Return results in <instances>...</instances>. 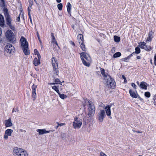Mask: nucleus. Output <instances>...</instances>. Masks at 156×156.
<instances>
[{
    "label": "nucleus",
    "mask_w": 156,
    "mask_h": 156,
    "mask_svg": "<svg viewBox=\"0 0 156 156\" xmlns=\"http://www.w3.org/2000/svg\"><path fill=\"white\" fill-rule=\"evenodd\" d=\"M80 57L83 64L86 66L89 67L91 61V58L89 55L87 53L82 52L80 53Z\"/></svg>",
    "instance_id": "nucleus-1"
},
{
    "label": "nucleus",
    "mask_w": 156,
    "mask_h": 156,
    "mask_svg": "<svg viewBox=\"0 0 156 156\" xmlns=\"http://www.w3.org/2000/svg\"><path fill=\"white\" fill-rule=\"evenodd\" d=\"M13 151L14 156H28L27 152L21 148L15 147L13 148Z\"/></svg>",
    "instance_id": "nucleus-2"
},
{
    "label": "nucleus",
    "mask_w": 156,
    "mask_h": 156,
    "mask_svg": "<svg viewBox=\"0 0 156 156\" xmlns=\"http://www.w3.org/2000/svg\"><path fill=\"white\" fill-rule=\"evenodd\" d=\"M22 47H23V50L25 55H27L29 54V52L27 51L28 44L27 41L26 39L23 37H21L20 39Z\"/></svg>",
    "instance_id": "nucleus-3"
},
{
    "label": "nucleus",
    "mask_w": 156,
    "mask_h": 156,
    "mask_svg": "<svg viewBox=\"0 0 156 156\" xmlns=\"http://www.w3.org/2000/svg\"><path fill=\"white\" fill-rule=\"evenodd\" d=\"M88 114L89 117H92L95 113V108L94 104L91 101H88Z\"/></svg>",
    "instance_id": "nucleus-4"
},
{
    "label": "nucleus",
    "mask_w": 156,
    "mask_h": 156,
    "mask_svg": "<svg viewBox=\"0 0 156 156\" xmlns=\"http://www.w3.org/2000/svg\"><path fill=\"white\" fill-rule=\"evenodd\" d=\"M5 36L10 42L12 43H15L16 40L15 36L11 30H8L6 31Z\"/></svg>",
    "instance_id": "nucleus-5"
},
{
    "label": "nucleus",
    "mask_w": 156,
    "mask_h": 156,
    "mask_svg": "<svg viewBox=\"0 0 156 156\" xmlns=\"http://www.w3.org/2000/svg\"><path fill=\"white\" fill-rule=\"evenodd\" d=\"M105 80L107 83V87L109 88L113 89L115 87L116 83L114 80L110 75H108L107 79Z\"/></svg>",
    "instance_id": "nucleus-6"
},
{
    "label": "nucleus",
    "mask_w": 156,
    "mask_h": 156,
    "mask_svg": "<svg viewBox=\"0 0 156 156\" xmlns=\"http://www.w3.org/2000/svg\"><path fill=\"white\" fill-rule=\"evenodd\" d=\"M82 124V120L77 117H75L73 126L74 129H80Z\"/></svg>",
    "instance_id": "nucleus-7"
},
{
    "label": "nucleus",
    "mask_w": 156,
    "mask_h": 156,
    "mask_svg": "<svg viewBox=\"0 0 156 156\" xmlns=\"http://www.w3.org/2000/svg\"><path fill=\"white\" fill-rule=\"evenodd\" d=\"M106 116L105 110H101L97 114V118L99 122H102Z\"/></svg>",
    "instance_id": "nucleus-8"
},
{
    "label": "nucleus",
    "mask_w": 156,
    "mask_h": 156,
    "mask_svg": "<svg viewBox=\"0 0 156 156\" xmlns=\"http://www.w3.org/2000/svg\"><path fill=\"white\" fill-rule=\"evenodd\" d=\"M51 61L53 70L55 71V74L58 75V67L56 60L55 58L53 57L51 59Z\"/></svg>",
    "instance_id": "nucleus-9"
},
{
    "label": "nucleus",
    "mask_w": 156,
    "mask_h": 156,
    "mask_svg": "<svg viewBox=\"0 0 156 156\" xmlns=\"http://www.w3.org/2000/svg\"><path fill=\"white\" fill-rule=\"evenodd\" d=\"M5 51L9 53H11L15 51L14 47L11 44H8L5 48Z\"/></svg>",
    "instance_id": "nucleus-10"
},
{
    "label": "nucleus",
    "mask_w": 156,
    "mask_h": 156,
    "mask_svg": "<svg viewBox=\"0 0 156 156\" xmlns=\"http://www.w3.org/2000/svg\"><path fill=\"white\" fill-rule=\"evenodd\" d=\"M139 44H140L141 48L144 49L147 51H150L152 50L151 47L150 46H147L146 43L144 42H141Z\"/></svg>",
    "instance_id": "nucleus-11"
},
{
    "label": "nucleus",
    "mask_w": 156,
    "mask_h": 156,
    "mask_svg": "<svg viewBox=\"0 0 156 156\" xmlns=\"http://www.w3.org/2000/svg\"><path fill=\"white\" fill-rule=\"evenodd\" d=\"M13 130L11 129H6L5 132V135L4 136V139L6 140L8 139V136H11Z\"/></svg>",
    "instance_id": "nucleus-12"
},
{
    "label": "nucleus",
    "mask_w": 156,
    "mask_h": 156,
    "mask_svg": "<svg viewBox=\"0 0 156 156\" xmlns=\"http://www.w3.org/2000/svg\"><path fill=\"white\" fill-rule=\"evenodd\" d=\"M37 87V86L33 84L31 87L32 89V95L33 100H35L36 98V90Z\"/></svg>",
    "instance_id": "nucleus-13"
},
{
    "label": "nucleus",
    "mask_w": 156,
    "mask_h": 156,
    "mask_svg": "<svg viewBox=\"0 0 156 156\" xmlns=\"http://www.w3.org/2000/svg\"><path fill=\"white\" fill-rule=\"evenodd\" d=\"M5 125L6 127H9L12 126V122L11 119L10 118L8 120H5Z\"/></svg>",
    "instance_id": "nucleus-14"
},
{
    "label": "nucleus",
    "mask_w": 156,
    "mask_h": 156,
    "mask_svg": "<svg viewBox=\"0 0 156 156\" xmlns=\"http://www.w3.org/2000/svg\"><path fill=\"white\" fill-rule=\"evenodd\" d=\"M51 42L53 44L54 46H56V45L57 46L58 48H59V46L58 45L57 42L56 41V40L55 39V36H54V34L53 33H51Z\"/></svg>",
    "instance_id": "nucleus-15"
},
{
    "label": "nucleus",
    "mask_w": 156,
    "mask_h": 156,
    "mask_svg": "<svg viewBox=\"0 0 156 156\" xmlns=\"http://www.w3.org/2000/svg\"><path fill=\"white\" fill-rule=\"evenodd\" d=\"M6 14H5V20L6 23L7 24H10L11 23V19L10 17V15L9 14L6 13Z\"/></svg>",
    "instance_id": "nucleus-16"
},
{
    "label": "nucleus",
    "mask_w": 156,
    "mask_h": 156,
    "mask_svg": "<svg viewBox=\"0 0 156 156\" xmlns=\"http://www.w3.org/2000/svg\"><path fill=\"white\" fill-rule=\"evenodd\" d=\"M147 84L146 82L142 81L141 82L139 85V87L141 89L146 90L147 89Z\"/></svg>",
    "instance_id": "nucleus-17"
},
{
    "label": "nucleus",
    "mask_w": 156,
    "mask_h": 156,
    "mask_svg": "<svg viewBox=\"0 0 156 156\" xmlns=\"http://www.w3.org/2000/svg\"><path fill=\"white\" fill-rule=\"evenodd\" d=\"M111 105H107L105 107L106 113L108 116H110L111 115V111L110 109Z\"/></svg>",
    "instance_id": "nucleus-18"
},
{
    "label": "nucleus",
    "mask_w": 156,
    "mask_h": 156,
    "mask_svg": "<svg viewBox=\"0 0 156 156\" xmlns=\"http://www.w3.org/2000/svg\"><path fill=\"white\" fill-rule=\"evenodd\" d=\"M129 93L130 95L133 98H137L138 97V94L136 93V94L134 91H133L131 89L129 90Z\"/></svg>",
    "instance_id": "nucleus-19"
},
{
    "label": "nucleus",
    "mask_w": 156,
    "mask_h": 156,
    "mask_svg": "<svg viewBox=\"0 0 156 156\" xmlns=\"http://www.w3.org/2000/svg\"><path fill=\"white\" fill-rule=\"evenodd\" d=\"M153 34V32H152V30H151L149 32L148 34V37L146 40V42L147 41H151L153 37L152 36Z\"/></svg>",
    "instance_id": "nucleus-20"
},
{
    "label": "nucleus",
    "mask_w": 156,
    "mask_h": 156,
    "mask_svg": "<svg viewBox=\"0 0 156 156\" xmlns=\"http://www.w3.org/2000/svg\"><path fill=\"white\" fill-rule=\"evenodd\" d=\"M77 38L80 44L81 43L84 42L83 36L82 34H79L77 36Z\"/></svg>",
    "instance_id": "nucleus-21"
},
{
    "label": "nucleus",
    "mask_w": 156,
    "mask_h": 156,
    "mask_svg": "<svg viewBox=\"0 0 156 156\" xmlns=\"http://www.w3.org/2000/svg\"><path fill=\"white\" fill-rule=\"evenodd\" d=\"M33 63L35 66H37L40 64V60L35 58L33 61Z\"/></svg>",
    "instance_id": "nucleus-22"
},
{
    "label": "nucleus",
    "mask_w": 156,
    "mask_h": 156,
    "mask_svg": "<svg viewBox=\"0 0 156 156\" xmlns=\"http://www.w3.org/2000/svg\"><path fill=\"white\" fill-rule=\"evenodd\" d=\"M4 19L3 16L2 15H0V26L3 27L4 25Z\"/></svg>",
    "instance_id": "nucleus-23"
},
{
    "label": "nucleus",
    "mask_w": 156,
    "mask_h": 156,
    "mask_svg": "<svg viewBox=\"0 0 156 156\" xmlns=\"http://www.w3.org/2000/svg\"><path fill=\"white\" fill-rule=\"evenodd\" d=\"M100 71L101 73V74L103 75V76L104 77L105 80L106 79H107V76H108V75H106L105 72V70L104 69L101 68H100Z\"/></svg>",
    "instance_id": "nucleus-24"
},
{
    "label": "nucleus",
    "mask_w": 156,
    "mask_h": 156,
    "mask_svg": "<svg viewBox=\"0 0 156 156\" xmlns=\"http://www.w3.org/2000/svg\"><path fill=\"white\" fill-rule=\"evenodd\" d=\"M80 44L82 51H86L87 48H86L85 45L84 44V42L81 43Z\"/></svg>",
    "instance_id": "nucleus-25"
},
{
    "label": "nucleus",
    "mask_w": 156,
    "mask_h": 156,
    "mask_svg": "<svg viewBox=\"0 0 156 156\" xmlns=\"http://www.w3.org/2000/svg\"><path fill=\"white\" fill-rule=\"evenodd\" d=\"M67 8L68 13L70 14L71 5L69 2H68L67 4Z\"/></svg>",
    "instance_id": "nucleus-26"
},
{
    "label": "nucleus",
    "mask_w": 156,
    "mask_h": 156,
    "mask_svg": "<svg viewBox=\"0 0 156 156\" xmlns=\"http://www.w3.org/2000/svg\"><path fill=\"white\" fill-rule=\"evenodd\" d=\"M55 83H51L50 84V85H55V84H61V83L60 80L58 78L56 79L55 80Z\"/></svg>",
    "instance_id": "nucleus-27"
},
{
    "label": "nucleus",
    "mask_w": 156,
    "mask_h": 156,
    "mask_svg": "<svg viewBox=\"0 0 156 156\" xmlns=\"http://www.w3.org/2000/svg\"><path fill=\"white\" fill-rule=\"evenodd\" d=\"M45 129H37V131L39 133V135H42L44 133H45Z\"/></svg>",
    "instance_id": "nucleus-28"
},
{
    "label": "nucleus",
    "mask_w": 156,
    "mask_h": 156,
    "mask_svg": "<svg viewBox=\"0 0 156 156\" xmlns=\"http://www.w3.org/2000/svg\"><path fill=\"white\" fill-rule=\"evenodd\" d=\"M114 40L116 42H119L120 40V37L115 35L114 36Z\"/></svg>",
    "instance_id": "nucleus-29"
},
{
    "label": "nucleus",
    "mask_w": 156,
    "mask_h": 156,
    "mask_svg": "<svg viewBox=\"0 0 156 156\" xmlns=\"http://www.w3.org/2000/svg\"><path fill=\"white\" fill-rule=\"evenodd\" d=\"M121 53L120 52H118L115 53L113 55V57L114 58H116L117 57H119L121 56Z\"/></svg>",
    "instance_id": "nucleus-30"
},
{
    "label": "nucleus",
    "mask_w": 156,
    "mask_h": 156,
    "mask_svg": "<svg viewBox=\"0 0 156 156\" xmlns=\"http://www.w3.org/2000/svg\"><path fill=\"white\" fill-rule=\"evenodd\" d=\"M59 95V97L62 99H64L66 98L67 97V96L66 95L64 94H61L60 93L58 94Z\"/></svg>",
    "instance_id": "nucleus-31"
},
{
    "label": "nucleus",
    "mask_w": 156,
    "mask_h": 156,
    "mask_svg": "<svg viewBox=\"0 0 156 156\" xmlns=\"http://www.w3.org/2000/svg\"><path fill=\"white\" fill-rule=\"evenodd\" d=\"M52 88L55 91H56L58 94L59 93V90L58 87L56 86H52Z\"/></svg>",
    "instance_id": "nucleus-32"
},
{
    "label": "nucleus",
    "mask_w": 156,
    "mask_h": 156,
    "mask_svg": "<svg viewBox=\"0 0 156 156\" xmlns=\"http://www.w3.org/2000/svg\"><path fill=\"white\" fill-rule=\"evenodd\" d=\"M135 54H139L140 52V50L139 48L136 47L135 49Z\"/></svg>",
    "instance_id": "nucleus-33"
},
{
    "label": "nucleus",
    "mask_w": 156,
    "mask_h": 156,
    "mask_svg": "<svg viewBox=\"0 0 156 156\" xmlns=\"http://www.w3.org/2000/svg\"><path fill=\"white\" fill-rule=\"evenodd\" d=\"M144 95L147 98H149L150 97L151 94L150 92H145Z\"/></svg>",
    "instance_id": "nucleus-34"
},
{
    "label": "nucleus",
    "mask_w": 156,
    "mask_h": 156,
    "mask_svg": "<svg viewBox=\"0 0 156 156\" xmlns=\"http://www.w3.org/2000/svg\"><path fill=\"white\" fill-rule=\"evenodd\" d=\"M57 7L58 9L59 10H61L62 9V8L63 7L62 5V3L58 4L57 5Z\"/></svg>",
    "instance_id": "nucleus-35"
},
{
    "label": "nucleus",
    "mask_w": 156,
    "mask_h": 156,
    "mask_svg": "<svg viewBox=\"0 0 156 156\" xmlns=\"http://www.w3.org/2000/svg\"><path fill=\"white\" fill-rule=\"evenodd\" d=\"M19 111V110L18 108L17 107H16V108H14L12 109V113H13L14 112H18Z\"/></svg>",
    "instance_id": "nucleus-36"
},
{
    "label": "nucleus",
    "mask_w": 156,
    "mask_h": 156,
    "mask_svg": "<svg viewBox=\"0 0 156 156\" xmlns=\"http://www.w3.org/2000/svg\"><path fill=\"white\" fill-rule=\"evenodd\" d=\"M8 25L9 26V28L11 29L12 30H15V27H14L12 26V25H11V23L10 24H8Z\"/></svg>",
    "instance_id": "nucleus-37"
},
{
    "label": "nucleus",
    "mask_w": 156,
    "mask_h": 156,
    "mask_svg": "<svg viewBox=\"0 0 156 156\" xmlns=\"http://www.w3.org/2000/svg\"><path fill=\"white\" fill-rule=\"evenodd\" d=\"M28 2L30 4V6L31 7L33 4V0H28Z\"/></svg>",
    "instance_id": "nucleus-38"
},
{
    "label": "nucleus",
    "mask_w": 156,
    "mask_h": 156,
    "mask_svg": "<svg viewBox=\"0 0 156 156\" xmlns=\"http://www.w3.org/2000/svg\"><path fill=\"white\" fill-rule=\"evenodd\" d=\"M6 13L9 14V13L8 11V9H7V8H5L4 9V14L5 16V14H6Z\"/></svg>",
    "instance_id": "nucleus-39"
},
{
    "label": "nucleus",
    "mask_w": 156,
    "mask_h": 156,
    "mask_svg": "<svg viewBox=\"0 0 156 156\" xmlns=\"http://www.w3.org/2000/svg\"><path fill=\"white\" fill-rule=\"evenodd\" d=\"M131 86L132 87H133L135 89H136V85L134 83H131Z\"/></svg>",
    "instance_id": "nucleus-40"
},
{
    "label": "nucleus",
    "mask_w": 156,
    "mask_h": 156,
    "mask_svg": "<svg viewBox=\"0 0 156 156\" xmlns=\"http://www.w3.org/2000/svg\"><path fill=\"white\" fill-rule=\"evenodd\" d=\"M128 59V58H127V57H126L125 58H123L122 59V61H123L125 62H127L128 61L127 60Z\"/></svg>",
    "instance_id": "nucleus-41"
},
{
    "label": "nucleus",
    "mask_w": 156,
    "mask_h": 156,
    "mask_svg": "<svg viewBox=\"0 0 156 156\" xmlns=\"http://www.w3.org/2000/svg\"><path fill=\"white\" fill-rule=\"evenodd\" d=\"M100 155L101 156H107L105 153L102 152H100Z\"/></svg>",
    "instance_id": "nucleus-42"
},
{
    "label": "nucleus",
    "mask_w": 156,
    "mask_h": 156,
    "mask_svg": "<svg viewBox=\"0 0 156 156\" xmlns=\"http://www.w3.org/2000/svg\"><path fill=\"white\" fill-rule=\"evenodd\" d=\"M56 123L57 124H58V125H59L60 126H65L66 125L65 123H59L58 122H57Z\"/></svg>",
    "instance_id": "nucleus-43"
},
{
    "label": "nucleus",
    "mask_w": 156,
    "mask_h": 156,
    "mask_svg": "<svg viewBox=\"0 0 156 156\" xmlns=\"http://www.w3.org/2000/svg\"><path fill=\"white\" fill-rule=\"evenodd\" d=\"M27 11H28V15L29 14H30V7H29L27 8Z\"/></svg>",
    "instance_id": "nucleus-44"
},
{
    "label": "nucleus",
    "mask_w": 156,
    "mask_h": 156,
    "mask_svg": "<svg viewBox=\"0 0 156 156\" xmlns=\"http://www.w3.org/2000/svg\"><path fill=\"white\" fill-rule=\"evenodd\" d=\"M34 52L35 55H37L39 53L37 49H35L34 50Z\"/></svg>",
    "instance_id": "nucleus-45"
},
{
    "label": "nucleus",
    "mask_w": 156,
    "mask_h": 156,
    "mask_svg": "<svg viewBox=\"0 0 156 156\" xmlns=\"http://www.w3.org/2000/svg\"><path fill=\"white\" fill-rule=\"evenodd\" d=\"M154 64L155 66H156V54L154 56Z\"/></svg>",
    "instance_id": "nucleus-46"
},
{
    "label": "nucleus",
    "mask_w": 156,
    "mask_h": 156,
    "mask_svg": "<svg viewBox=\"0 0 156 156\" xmlns=\"http://www.w3.org/2000/svg\"><path fill=\"white\" fill-rule=\"evenodd\" d=\"M0 2H1L2 3V4L3 5H5V0H0Z\"/></svg>",
    "instance_id": "nucleus-47"
},
{
    "label": "nucleus",
    "mask_w": 156,
    "mask_h": 156,
    "mask_svg": "<svg viewBox=\"0 0 156 156\" xmlns=\"http://www.w3.org/2000/svg\"><path fill=\"white\" fill-rule=\"evenodd\" d=\"M37 58H38V59H39L40 60L41 58V56L40 54L39 53H38V54H37Z\"/></svg>",
    "instance_id": "nucleus-48"
},
{
    "label": "nucleus",
    "mask_w": 156,
    "mask_h": 156,
    "mask_svg": "<svg viewBox=\"0 0 156 156\" xmlns=\"http://www.w3.org/2000/svg\"><path fill=\"white\" fill-rule=\"evenodd\" d=\"M28 16H29L30 21L31 23H32V18H31V17L30 14H29V15H28Z\"/></svg>",
    "instance_id": "nucleus-49"
},
{
    "label": "nucleus",
    "mask_w": 156,
    "mask_h": 156,
    "mask_svg": "<svg viewBox=\"0 0 156 156\" xmlns=\"http://www.w3.org/2000/svg\"><path fill=\"white\" fill-rule=\"evenodd\" d=\"M137 98H138V99L140 100L141 101H143V99L142 98H141L139 95L138 94V97Z\"/></svg>",
    "instance_id": "nucleus-50"
},
{
    "label": "nucleus",
    "mask_w": 156,
    "mask_h": 156,
    "mask_svg": "<svg viewBox=\"0 0 156 156\" xmlns=\"http://www.w3.org/2000/svg\"><path fill=\"white\" fill-rule=\"evenodd\" d=\"M70 43L74 46L75 45L74 43L72 41H70Z\"/></svg>",
    "instance_id": "nucleus-51"
},
{
    "label": "nucleus",
    "mask_w": 156,
    "mask_h": 156,
    "mask_svg": "<svg viewBox=\"0 0 156 156\" xmlns=\"http://www.w3.org/2000/svg\"><path fill=\"white\" fill-rule=\"evenodd\" d=\"M20 16H19L17 18L16 20L18 22H19L20 21Z\"/></svg>",
    "instance_id": "nucleus-52"
},
{
    "label": "nucleus",
    "mask_w": 156,
    "mask_h": 156,
    "mask_svg": "<svg viewBox=\"0 0 156 156\" xmlns=\"http://www.w3.org/2000/svg\"><path fill=\"white\" fill-rule=\"evenodd\" d=\"M45 133H49L50 132V131H47L45 129Z\"/></svg>",
    "instance_id": "nucleus-53"
},
{
    "label": "nucleus",
    "mask_w": 156,
    "mask_h": 156,
    "mask_svg": "<svg viewBox=\"0 0 156 156\" xmlns=\"http://www.w3.org/2000/svg\"><path fill=\"white\" fill-rule=\"evenodd\" d=\"M37 35L38 38L40 37L39 34L37 31Z\"/></svg>",
    "instance_id": "nucleus-54"
},
{
    "label": "nucleus",
    "mask_w": 156,
    "mask_h": 156,
    "mask_svg": "<svg viewBox=\"0 0 156 156\" xmlns=\"http://www.w3.org/2000/svg\"><path fill=\"white\" fill-rule=\"evenodd\" d=\"M136 58H137V59H140L141 58V57L140 56H138L136 57Z\"/></svg>",
    "instance_id": "nucleus-55"
},
{
    "label": "nucleus",
    "mask_w": 156,
    "mask_h": 156,
    "mask_svg": "<svg viewBox=\"0 0 156 156\" xmlns=\"http://www.w3.org/2000/svg\"><path fill=\"white\" fill-rule=\"evenodd\" d=\"M72 27L74 30H75V27L74 25H72Z\"/></svg>",
    "instance_id": "nucleus-56"
},
{
    "label": "nucleus",
    "mask_w": 156,
    "mask_h": 156,
    "mask_svg": "<svg viewBox=\"0 0 156 156\" xmlns=\"http://www.w3.org/2000/svg\"><path fill=\"white\" fill-rule=\"evenodd\" d=\"M131 55H129L127 57V58H128V59H130V58L131 57Z\"/></svg>",
    "instance_id": "nucleus-57"
},
{
    "label": "nucleus",
    "mask_w": 156,
    "mask_h": 156,
    "mask_svg": "<svg viewBox=\"0 0 156 156\" xmlns=\"http://www.w3.org/2000/svg\"><path fill=\"white\" fill-rule=\"evenodd\" d=\"M122 78L124 79V80L125 79H126V77H125V76L123 75H122Z\"/></svg>",
    "instance_id": "nucleus-58"
},
{
    "label": "nucleus",
    "mask_w": 156,
    "mask_h": 156,
    "mask_svg": "<svg viewBox=\"0 0 156 156\" xmlns=\"http://www.w3.org/2000/svg\"><path fill=\"white\" fill-rule=\"evenodd\" d=\"M58 3H60L61 2V0H56Z\"/></svg>",
    "instance_id": "nucleus-59"
},
{
    "label": "nucleus",
    "mask_w": 156,
    "mask_h": 156,
    "mask_svg": "<svg viewBox=\"0 0 156 156\" xmlns=\"http://www.w3.org/2000/svg\"><path fill=\"white\" fill-rule=\"evenodd\" d=\"M136 132L137 133H142V132L141 131H136Z\"/></svg>",
    "instance_id": "nucleus-60"
},
{
    "label": "nucleus",
    "mask_w": 156,
    "mask_h": 156,
    "mask_svg": "<svg viewBox=\"0 0 156 156\" xmlns=\"http://www.w3.org/2000/svg\"><path fill=\"white\" fill-rule=\"evenodd\" d=\"M135 54V52H133V53H132V54H130L131 55V56H133V54Z\"/></svg>",
    "instance_id": "nucleus-61"
},
{
    "label": "nucleus",
    "mask_w": 156,
    "mask_h": 156,
    "mask_svg": "<svg viewBox=\"0 0 156 156\" xmlns=\"http://www.w3.org/2000/svg\"><path fill=\"white\" fill-rule=\"evenodd\" d=\"M127 82V81L126 80V79H125L124 80V82L125 83H126Z\"/></svg>",
    "instance_id": "nucleus-62"
},
{
    "label": "nucleus",
    "mask_w": 156,
    "mask_h": 156,
    "mask_svg": "<svg viewBox=\"0 0 156 156\" xmlns=\"http://www.w3.org/2000/svg\"><path fill=\"white\" fill-rule=\"evenodd\" d=\"M136 83L137 84V85L139 86V82L138 81H137Z\"/></svg>",
    "instance_id": "nucleus-63"
},
{
    "label": "nucleus",
    "mask_w": 156,
    "mask_h": 156,
    "mask_svg": "<svg viewBox=\"0 0 156 156\" xmlns=\"http://www.w3.org/2000/svg\"><path fill=\"white\" fill-rule=\"evenodd\" d=\"M1 34H2V31L1 30V28L0 27V36L1 35Z\"/></svg>",
    "instance_id": "nucleus-64"
}]
</instances>
